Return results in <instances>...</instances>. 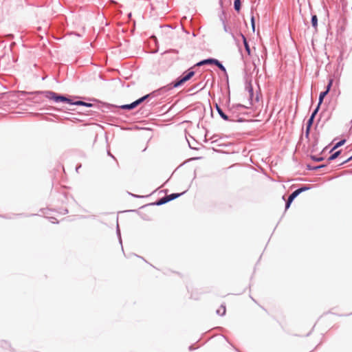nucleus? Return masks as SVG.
<instances>
[{
    "mask_svg": "<svg viewBox=\"0 0 352 352\" xmlns=\"http://www.w3.org/2000/svg\"><path fill=\"white\" fill-rule=\"evenodd\" d=\"M308 188H306V187H302V188H298V190H295L294 192H293L290 196L289 197L287 201V203H286V205H285V208L287 209L289 208L292 202L293 201V200L300 194L303 191H305L306 190H307Z\"/></svg>",
    "mask_w": 352,
    "mask_h": 352,
    "instance_id": "4",
    "label": "nucleus"
},
{
    "mask_svg": "<svg viewBox=\"0 0 352 352\" xmlns=\"http://www.w3.org/2000/svg\"><path fill=\"white\" fill-rule=\"evenodd\" d=\"M329 92H327V91H322L320 94V96H319V102H318V108L320 107V105L322 104V101H323V99L327 95Z\"/></svg>",
    "mask_w": 352,
    "mask_h": 352,
    "instance_id": "11",
    "label": "nucleus"
},
{
    "mask_svg": "<svg viewBox=\"0 0 352 352\" xmlns=\"http://www.w3.org/2000/svg\"><path fill=\"white\" fill-rule=\"evenodd\" d=\"M226 307L223 305H221L219 308L217 309V314L220 316H223L226 314Z\"/></svg>",
    "mask_w": 352,
    "mask_h": 352,
    "instance_id": "13",
    "label": "nucleus"
},
{
    "mask_svg": "<svg viewBox=\"0 0 352 352\" xmlns=\"http://www.w3.org/2000/svg\"><path fill=\"white\" fill-rule=\"evenodd\" d=\"M352 160V156H351V157H349V159H347V160H346L343 161L341 164L346 163V162H349V161H350V160Z\"/></svg>",
    "mask_w": 352,
    "mask_h": 352,
    "instance_id": "21",
    "label": "nucleus"
},
{
    "mask_svg": "<svg viewBox=\"0 0 352 352\" xmlns=\"http://www.w3.org/2000/svg\"><path fill=\"white\" fill-rule=\"evenodd\" d=\"M309 333H310V332H308V333L306 334V336H309Z\"/></svg>",
    "mask_w": 352,
    "mask_h": 352,
    "instance_id": "22",
    "label": "nucleus"
},
{
    "mask_svg": "<svg viewBox=\"0 0 352 352\" xmlns=\"http://www.w3.org/2000/svg\"><path fill=\"white\" fill-rule=\"evenodd\" d=\"M234 9L239 12L241 9V1L240 0H234Z\"/></svg>",
    "mask_w": 352,
    "mask_h": 352,
    "instance_id": "15",
    "label": "nucleus"
},
{
    "mask_svg": "<svg viewBox=\"0 0 352 352\" xmlns=\"http://www.w3.org/2000/svg\"><path fill=\"white\" fill-rule=\"evenodd\" d=\"M216 61H217V59H214V58L206 59V60H204L202 61L197 63L195 66H201V65H204L206 64H214V65Z\"/></svg>",
    "mask_w": 352,
    "mask_h": 352,
    "instance_id": "7",
    "label": "nucleus"
},
{
    "mask_svg": "<svg viewBox=\"0 0 352 352\" xmlns=\"http://www.w3.org/2000/svg\"><path fill=\"white\" fill-rule=\"evenodd\" d=\"M217 110L219 113V114L220 115V116L225 120H228L229 118L223 112V111L221 110V109L217 105Z\"/></svg>",
    "mask_w": 352,
    "mask_h": 352,
    "instance_id": "12",
    "label": "nucleus"
},
{
    "mask_svg": "<svg viewBox=\"0 0 352 352\" xmlns=\"http://www.w3.org/2000/svg\"><path fill=\"white\" fill-rule=\"evenodd\" d=\"M214 65H217L221 71L224 72H226V68L218 60H217Z\"/></svg>",
    "mask_w": 352,
    "mask_h": 352,
    "instance_id": "17",
    "label": "nucleus"
},
{
    "mask_svg": "<svg viewBox=\"0 0 352 352\" xmlns=\"http://www.w3.org/2000/svg\"><path fill=\"white\" fill-rule=\"evenodd\" d=\"M47 97L50 99L54 100L55 102H67L70 104H74V105H83L87 107H91L92 104L90 103H87L82 101H76L74 102H72V100L65 96H58L54 92H47Z\"/></svg>",
    "mask_w": 352,
    "mask_h": 352,
    "instance_id": "1",
    "label": "nucleus"
},
{
    "mask_svg": "<svg viewBox=\"0 0 352 352\" xmlns=\"http://www.w3.org/2000/svg\"><path fill=\"white\" fill-rule=\"evenodd\" d=\"M195 75V72L193 71L189 70L188 72L185 74L184 76L181 77L179 80L174 82L173 83V87H177L182 85L184 83L189 80L193 76Z\"/></svg>",
    "mask_w": 352,
    "mask_h": 352,
    "instance_id": "2",
    "label": "nucleus"
},
{
    "mask_svg": "<svg viewBox=\"0 0 352 352\" xmlns=\"http://www.w3.org/2000/svg\"><path fill=\"white\" fill-rule=\"evenodd\" d=\"M346 140H342L340 142H338V143H336V144L334 146V147L333 148L332 151L336 149L337 148L341 146L342 145H343L344 143H345Z\"/></svg>",
    "mask_w": 352,
    "mask_h": 352,
    "instance_id": "18",
    "label": "nucleus"
},
{
    "mask_svg": "<svg viewBox=\"0 0 352 352\" xmlns=\"http://www.w3.org/2000/svg\"><path fill=\"white\" fill-rule=\"evenodd\" d=\"M332 84H333V79H330V80H329V83H328V85H327V89H326V91H327V92H329V91H330L331 87V86H332Z\"/></svg>",
    "mask_w": 352,
    "mask_h": 352,
    "instance_id": "19",
    "label": "nucleus"
},
{
    "mask_svg": "<svg viewBox=\"0 0 352 352\" xmlns=\"http://www.w3.org/2000/svg\"><path fill=\"white\" fill-rule=\"evenodd\" d=\"M308 188H306V187H302V188H298V190H295L294 192H293L290 196L289 197L287 201V203H286V205H285V208L287 209L289 208L292 202L293 201V200L300 194L303 191H305L306 190H307Z\"/></svg>",
    "mask_w": 352,
    "mask_h": 352,
    "instance_id": "3",
    "label": "nucleus"
},
{
    "mask_svg": "<svg viewBox=\"0 0 352 352\" xmlns=\"http://www.w3.org/2000/svg\"><path fill=\"white\" fill-rule=\"evenodd\" d=\"M149 95L147 94L143 97H142L141 98L134 101L133 102H132L131 104H125V105H122L120 107L123 109H134L138 105H139L140 104H141L143 101H144L147 98H148Z\"/></svg>",
    "mask_w": 352,
    "mask_h": 352,
    "instance_id": "5",
    "label": "nucleus"
},
{
    "mask_svg": "<svg viewBox=\"0 0 352 352\" xmlns=\"http://www.w3.org/2000/svg\"><path fill=\"white\" fill-rule=\"evenodd\" d=\"M311 24L313 25V27L316 29L317 28V26H318V18H317V16L316 15H314L312 16V18H311Z\"/></svg>",
    "mask_w": 352,
    "mask_h": 352,
    "instance_id": "14",
    "label": "nucleus"
},
{
    "mask_svg": "<svg viewBox=\"0 0 352 352\" xmlns=\"http://www.w3.org/2000/svg\"><path fill=\"white\" fill-rule=\"evenodd\" d=\"M340 154V151H336V153H334L333 154H332L328 159L329 161H331V160H335L336 157H338L339 156V155Z\"/></svg>",
    "mask_w": 352,
    "mask_h": 352,
    "instance_id": "16",
    "label": "nucleus"
},
{
    "mask_svg": "<svg viewBox=\"0 0 352 352\" xmlns=\"http://www.w3.org/2000/svg\"><path fill=\"white\" fill-rule=\"evenodd\" d=\"M251 22H252V30L253 31H254V29H255V25H254V16L252 17L251 19Z\"/></svg>",
    "mask_w": 352,
    "mask_h": 352,
    "instance_id": "20",
    "label": "nucleus"
},
{
    "mask_svg": "<svg viewBox=\"0 0 352 352\" xmlns=\"http://www.w3.org/2000/svg\"><path fill=\"white\" fill-rule=\"evenodd\" d=\"M239 36L241 37V38L243 40V44H244V46H245V50H246L249 56H250L251 55V50H250V46H249V45L248 43V41L246 40V38L242 34H239Z\"/></svg>",
    "mask_w": 352,
    "mask_h": 352,
    "instance_id": "9",
    "label": "nucleus"
},
{
    "mask_svg": "<svg viewBox=\"0 0 352 352\" xmlns=\"http://www.w3.org/2000/svg\"><path fill=\"white\" fill-rule=\"evenodd\" d=\"M163 60L166 63V64L168 66H170V65H172L173 64V63L175 62V59L171 58L170 56L168 55V54H165L163 56Z\"/></svg>",
    "mask_w": 352,
    "mask_h": 352,
    "instance_id": "8",
    "label": "nucleus"
},
{
    "mask_svg": "<svg viewBox=\"0 0 352 352\" xmlns=\"http://www.w3.org/2000/svg\"><path fill=\"white\" fill-rule=\"evenodd\" d=\"M318 111V107H317V108L315 109V111L313 112L311 118L309 119L308 122H307V133L309 132V128L310 126H311L312 123H313V120H314V118L316 116V114L317 113Z\"/></svg>",
    "mask_w": 352,
    "mask_h": 352,
    "instance_id": "10",
    "label": "nucleus"
},
{
    "mask_svg": "<svg viewBox=\"0 0 352 352\" xmlns=\"http://www.w3.org/2000/svg\"><path fill=\"white\" fill-rule=\"evenodd\" d=\"M182 194V193H173V194L166 195V197H163L162 199H161L158 201L157 205H162L168 201L173 200V199L179 197Z\"/></svg>",
    "mask_w": 352,
    "mask_h": 352,
    "instance_id": "6",
    "label": "nucleus"
}]
</instances>
